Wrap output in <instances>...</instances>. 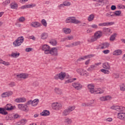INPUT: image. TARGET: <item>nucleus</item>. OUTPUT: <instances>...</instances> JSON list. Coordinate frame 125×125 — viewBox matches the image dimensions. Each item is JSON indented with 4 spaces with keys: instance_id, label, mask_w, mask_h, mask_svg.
<instances>
[{
    "instance_id": "f257e3e1",
    "label": "nucleus",
    "mask_w": 125,
    "mask_h": 125,
    "mask_svg": "<svg viewBox=\"0 0 125 125\" xmlns=\"http://www.w3.org/2000/svg\"><path fill=\"white\" fill-rule=\"evenodd\" d=\"M103 36V32L101 31H97L95 34L94 36L92 37L91 39V42H95V41H97L98 39H100L101 37Z\"/></svg>"
},
{
    "instance_id": "f03ea898",
    "label": "nucleus",
    "mask_w": 125,
    "mask_h": 125,
    "mask_svg": "<svg viewBox=\"0 0 125 125\" xmlns=\"http://www.w3.org/2000/svg\"><path fill=\"white\" fill-rule=\"evenodd\" d=\"M24 42V37L23 36H21L18 37L17 40H16L13 43L14 46H20L21 43H23Z\"/></svg>"
},
{
    "instance_id": "7ed1b4c3",
    "label": "nucleus",
    "mask_w": 125,
    "mask_h": 125,
    "mask_svg": "<svg viewBox=\"0 0 125 125\" xmlns=\"http://www.w3.org/2000/svg\"><path fill=\"white\" fill-rule=\"evenodd\" d=\"M66 76V73L61 72L59 74H57L54 77L55 80H61V81H63Z\"/></svg>"
},
{
    "instance_id": "20e7f679",
    "label": "nucleus",
    "mask_w": 125,
    "mask_h": 125,
    "mask_svg": "<svg viewBox=\"0 0 125 125\" xmlns=\"http://www.w3.org/2000/svg\"><path fill=\"white\" fill-rule=\"evenodd\" d=\"M74 109H75V106H70L69 107H68V108H66L63 111L62 113L63 116H67V115H69V114H70L71 112H72V111H74Z\"/></svg>"
},
{
    "instance_id": "39448f33",
    "label": "nucleus",
    "mask_w": 125,
    "mask_h": 125,
    "mask_svg": "<svg viewBox=\"0 0 125 125\" xmlns=\"http://www.w3.org/2000/svg\"><path fill=\"white\" fill-rule=\"evenodd\" d=\"M18 109L24 112H29V107L27 106L26 104H19L18 105Z\"/></svg>"
},
{
    "instance_id": "423d86ee",
    "label": "nucleus",
    "mask_w": 125,
    "mask_h": 125,
    "mask_svg": "<svg viewBox=\"0 0 125 125\" xmlns=\"http://www.w3.org/2000/svg\"><path fill=\"white\" fill-rule=\"evenodd\" d=\"M111 109L112 110H116L118 112H123V111H125V107L122 106H119V105H113L111 107Z\"/></svg>"
},
{
    "instance_id": "0eeeda50",
    "label": "nucleus",
    "mask_w": 125,
    "mask_h": 125,
    "mask_svg": "<svg viewBox=\"0 0 125 125\" xmlns=\"http://www.w3.org/2000/svg\"><path fill=\"white\" fill-rule=\"evenodd\" d=\"M48 54H51L53 56H58V51L57 48L53 47L51 49H50L48 52Z\"/></svg>"
},
{
    "instance_id": "6e6552de",
    "label": "nucleus",
    "mask_w": 125,
    "mask_h": 125,
    "mask_svg": "<svg viewBox=\"0 0 125 125\" xmlns=\"http://www.w3.org/2000/svg\"><path fill=\"white\" fill-rule=\"evenodd\" d=\"M42 49L43 50V51H44L45 54H48V52H49V50H50V46L46 44H45L42 45Z\"/></svg>"
},
{
    "instance_id": "1a4fd4ad",
    "label": "nucleus",
    "mask_w": 125,
    "mask_h": 125,
    "mask_svg": "<svg viewBox=\"0 0 125 125\" xmlns=\"http://www.w3.org/2000/svg\"><path fill=\"white\" fill-rule=\"evenodd\" d=\"M4 108L6 111H12V110H16V106L15 105L13 106L11 104H8L4 106Z\"/></svg>"
},
{
    "instance_id": "9d476101",
    "label": "nucleus",
    "mask_w": 125,
    "mask_h": 125,
    "mask_svg": "<svg viewBox=\"0 0 125 125\" xmlns=\"http://www.w3.org/2000/svg\"><path fill=\"white\" fill-rule=\"evenodd\" d=\"M72 84V86H73V87H74L75 89H77V90H80L83 88V85L79 83H74Z\"/></svg>"
},
{
    "instance_id": "9b49d317",
    "label": "nucleus",
    "mask_w": 125,
    "mask_h": 125,
    "mask_svg": "<svg viewBox=\"0 0 125 125\" xmlns=\"http://www.w3.org/2000/svg\"><path fill=\"white\" fill-rule=\"evenodd\" d=\"M103 33L106 36H109V35H111V34H112V32H111V29L109 28L106 27L103 28Z\"/></svg>"
},
{
    "instance_id": "f8f14e48",
    "label": "nucleus",
    "mask_w": 125,
    "mask_h": 125,
    "mask_svg": "<svg viewBox=\"0 0 125 125\" xmlns=\"http://www.w3.org/2000/svg\"><path fill=\"white\" fill-rule=\"evenodd\" d=\"M93 55H88L87 56H84L83 57H81V58H79L77 62H79L80 61H82L83 60H85V59H87V58H90V57H93Z\"/></svg>"
},
{
    "instance_id": "ddd939ff",
    "label": "nucleus",
    "mask_w": 125,
    "mask_h": 125,
    "mask_svg": "<svg viewBox=\"0 0 125 125\" xmlns=\"http://www.w3.org/2000/svg\"><path fill=\"white\" fill-rule=\"evenodd\" d=\"M107 1H105L104 0H99L98 1V3L95 4L96 6H103L104 4H106L107 3Z\"/></svg>"
},
{
    "instance_id": "4468645a",
    "label": "nucleus",
    "mask_w": 125,
    "mask_h": 125,
    "mask_svg": "<svg viewBox=\"0 0 125 125\" xmlns=\"http://www.w3.org/2000/svg\"><path fill=\"white\" fill-rule=\"evenodd\" d=\"M31 26L34 28H39V27H42V24L38 21H33L31 23Z\"/></svg>"
},
{
    "instance_id": "2eb2a0df",
    "label": "nucleus",
    "mask_w": 125,
    "mask_h": 125,
    "mask_svg": "<svg viewBox=\"0 0 125 125\" xmlns=\"http://www.w3.org/2000/svg\"><path fill=\"white\" fill-rule=\"evenodd\" d=\"M17 78L19 79H27L29 77V75L26 73H21V74L17 75Z\"/></svg>"
},
{
    "instance_id": "dca6fc26",
    "label": "nucleus",
    "mask_w": 125,
    "mask_h": 125,
    "mask_svg": "<svg viewBox=\"0 0 125 125\" xmlns=\"http://www.w3.org/2000/svg\"><path fill=\"white\" fill-rule=\"evenodd\" d=\"M103 67L104 69H105V70H110V69H111L109 62H104L103 64Z\"/></svg>"
},
{
    "instance_id": "f3484780",
    "label": "nucleus",
    "mask_w": 125,
    "mask_h": 125,
    "mask_svg": "<svg viewBox=\"0 0 125 125\" xmlns=\"http://www.w3.org/2000/svg\"><path fill=\"white\" fill-rule=\"evenodd\" d=\"M40 115L43 117H45L46 116H49V115H50V112L47 110H44L43 112L40 113Z\"/></svg>"
},
{
    "instance_id": "a211bd4d",
    "label": "nucleus",
    "mask_w": 125,
    "mask_h": 125,
    "mask_svg": "<svg viewBox=\"0 0 125 125\" xmlns=\"http://www.w3.org/2000/svg\"><path fill=\"white\" fill-rule=\"evenodd\" d=\"M0 114H1V115H6L8 114V112L6 111L4 107H0Z\"/></svg>"
},
{
    "instance_id": "6ab92c4d",
    "label": "nucleus",
    "mask_w": 125,
    "mask_h": 125,
    "mask_svg": "<svg viewBox=\"0 0 125 125\" xmlns=\"http://www.w3.org/2000/svg\"><path fill=\"white\" fill-rule=\"evenodd\" d=\"M62 32L64 34H71V32H72V30H71V29L69 28H63L62 29Z\"/></svg>"
},
{
    "instance_id": "aec40b11",
    "label": "nucleus",
    "mask_w": 125,
    "mask_h": 125,
    "mask_svg": "<svg viewBox=\"0 0 125 125\" xmlns=\"http://www.w3.org/2000/svg\"><path fill=\"white\" fill-rule=\"evenodd\" d=\"M52 108L54 110H59L61 109V104H53Z\"/></svg>"
},
{
    "instance_id": "412c9836",
    "label": "nucleus",
    "mask_w": 125,
    "mask_h": 125,
    "mask_svg": "<svg viewBox=\"0 0 125 125\" xmlns=\"http://www.w3.org/2000/svg\"><path fill=\"white\" fill-rule=\"evenodd\" d=\"M122 53H123V51H122V50L120 49H118V50H116L113 52V55H116V56H118V55H121V54H122Z\"/></svg>"
},
{
    "instance_id": "4be33fe9",
    "label": "nucleus",
    "mask_w": 125,
    "mask_h": 125,
    "mask_svg": "<svg viewBox=\"0 0 125 125\" xmlns=\"http://www.w3.org/2000/svg\"><path fill=\"white\" fill-rule=\"evenodd\" d=\"M10 6L12 9H17L18 8V4L17 3H12L10 4Z\"/></svg>"
},
{
    "instance_id": "5701e85b",
    "label": "nucleus",
    "mask_w": 125,
    "mask_h": 125,
    "mask_svg": "<svg viewBox=\"0 0 125 125\" xmlns=\"http://www.w3.org/2000/svg\"><path fill=\"white\" fill-rule=\"evenodd\" d=\"M125 115V113L123 112V111L120 112L118 113V118L120 120H124V118Z\"/></svg>"
},
{
    "instance_id": "b1692460",
    "label": "nucleus",
    "mask_w": 125,
    "mask_h": 125,
    "mask_svg": "<svg viewBox=\"0 0 125 125\" xmlns=\"http://www.w3.org/2000/svg\"><path fill=\"white\" fill-rule=\"evenodd\" d=\"M20 56V53L16 52V53H12L11 54V57L13 58H17V57H19Z\"/></svg>"
},
{
    "instance_id": "393cba45",
    "label": "nucleus",
    "mask_w": 125,
    "mask_h": 125,
    "mask_svg": "<svg viewBox=\"0 0 125 125\" xmlns=\"http://www.w3.org/2000/svg\"><path fill=\"white\" fill-rule=\"evenodd\" d=\"M71 23L73 24H79L81 23V21L76 19V17H74V18H71Z\"/></svg>"
},
{
    "instance_id": "a878e982",
    "label": "nucleus",
    "mask_w": 125,
    "mask_h": 125,
    "mask_svg": "<svg viewBox=\"0 0 125 125\" xmlns=\"http://www.w3.org/2000/svg\"><path fill=\"white\" fill-rule=\"evenodd\" d=\"M39 99H36L32 101V106L35 107L39 104Z\"/></svg>"
},
{
    "instance_id": "bb28decb",
    "label": "nucleus",
    "mask_w": 125,
    "mask_h": 125,
    "mask_svg": "<svg viewBox=\"0 0 125 125\" xmlns=\"http://www.w3.org/2000/svg\"><path fill=\"white\" fill-rule=\"evenodd\" d=\"M103 46L101 47L102 49H104V48H107L110 46V43L108 42H104L103 44Z\"/></svg>"
},
{
    "instance_id": "cd10ccee",
    "label": "nucleus",
    "mask_w": 125,
    "mask_h": 125,
    "mask_svg": "<svg viewBox=\"0 0 125 125\" xmlns=\"http://www.w3.org/2000/svg\"><path fill=\"white\" fill-rule=\"evenodd\" d=\"M117 36V33H114L110 37V41H113L116 40V37Z\"/></svg>"
},
{
    "instance_id": "c85d7f7f",
    "label": "nucleus",
    "mask_w": 125,
    "mask_h": 125,
    "mask_svg": "<svg viewBox=\"0 0 125 125\" xmlns=\"http://www.w3.org/2000/svg\"><path fill=\"white\" fill-rule=\"evenodd\" d=\"M47 37H48L47 33H43L42 35L41 39L42 40H45L46 39H47Z\"/></svg>"
},
{
    "instance_id": "c756f323",
    "label": "nucleus",
    "mask_w": 125,
    "mask_h": 125,
    "mask_svg": "<svg viewBox=\"0 0 125 125\" xmlns=\"http://www.w3.org/2000/svg\"><path fill=\"white\" fill-rule=\"evenodd\" d=\"M55 91L56 93H57V94H60V95H61V94H62V90L58 88H56L55 89Z\"/></svg>"
},
{
    "instance_id": "7c9ffc66",
    "label": "nucleus",
    "mask_w": 125,
    "mask_h": 125,
    "mask_svg": "<svg viewBox=\"0 0 125 125\" xmlns=\"http://www.w3.org/2000/svg\"><path fill=\"white\" fill-rule=\"evenodd\" d=\"M49 42L52 44V45H53L54 46L57 45V41L56 40H53Z\"/></svg>"
},
{
    "instance_id": "2f4dec72",
    "label": "nucleus",
    "mask_w": 125,
    "mask_h": 125,
    "mask_svg": "<svg viewBox=\"0 0 125 125\" xmlns=\"http://www.w3.org/2000/svg\"><path fill=\"white\" fill-rule=\"evenodd\" d=\"M93 19H94V15L93 14L89 15L88 17V21H89V22H91V21H92Z\"/></svg>"
},
{
    "instance_id": "473e14b6",
    "label": "nucleus",
    "mask_w": 125,
    "mask_h": 125,
    "mask_svg": "<svg viewBox=\"0 0 125 125\" xmlns=\"http://www.w3.org/2000/svg\"><path fill=\"white\" fill-rule=\"evenodd\" d=\"M9 3H10V0H6L2 3V4L4 5V6H6V5L9 4Z\"/></svg>"
},
{
    "instance_id": "72a5a7b5",
    "label": "nucleus",
    "mask_w": 125,
    "mask_h": 125,
    "mask_svg": "<svg viewBox=\"0 0 125 125\" xmlns=\"http://www.w3.org/2000/svg\"><path fill=\"white\" fill-rule=\"evenodd\" d=\"M36 4H31L25 5L26 8H31L32 7H35Z\"/></svg>"
},
{
    "instance_id": "f704fd0d",
    "label": "nucleus",
    "mask_w": 125,
    "mask_h": 125,
    "mask_svg": "<svg viewBox=\"0 0 125 125\" xmlns=\"http://www.w3.org/2000/svg\"><path fill=\"white\" fill-rule=\"evenodd\" d=\"M64 123L67 125H70L72 123V120L71 119L67 118L65 119Z\"/></svg>"
},
{
    "instance_id": "c9c22d12",
    "label": "nucleus",
    "mask_w": 125,
    "mask_h": 125,
    "mask_svg": "<svg viewBox=\"0 0 125 125\" xmlns=\"http://www.w3.org/2000/svg\"><path fill=\"white\" fill-rule=\"evenodd\" d=\"M41 23L44 27H46V26H47V22H46V21L44 19H42L41 21Z\"/></svg>"
},
{
    "instance_id": "e433bc0d",
    "label": "nucleus",
    "mask_w": 125,
    "mask_h": 125,
    "mask_svg": "<svg viewBox=\"0 0 125 125\" xmlns=\"http://www.w3.org/2000/svg\"><path fill=\"white\" fill-rule=\"evenodd\" d=\"M101 71L102 72V73H104V74H110V71L108 70H106L105 69H101Z\"/></svg>"
},
{
    "instance_id": "4c0bfd02",
    "label": "nucleus",
    "mask_w": 125,
    "mask_h": 125,
    "mask_svg": "<svg viewBox=\"0 0 125 125\" xmlns=\"http://www.w3.org/2000/svg\"><path fill=\"white\" fill-rule=\"evenodd\" d=\"M71 18H75V17H70L65 20L66 23H71Z\"/></svg>"
},
{
    "instance_id": "58836bf2",
    "label": "nucleus",
    "mask_w": 125,
    "mask_h": 125,
    "mask_svg": "<svg viewBox=\"0 0 125 125\" xmlns=\"http://www.w3.org/2000/svg\"><path fill=\"white\" fill-rule=\"evenodd\" d=\"M120 90H122V91H125V84L123 83L121 84L120 85Z\"/></svg>"
},
{
    "instance_id": "ea45409f",
    "label": "nucleus",
    "mask_w": 125,
    "mask_h": 125,
    "mask_svg": "<svg viewBox=\"0 0 125 125\" xmlns=\"http://www.w3.org/2000/svg\"><path fill=\"white\" fill-rule=\"evenodd\" d=\"M122 14V11H116L115 12V16H120Z\"/></svg>"
},
{
    "instance_id": "a19ab883",
    "label": "nucleus",
    "mask_w": 125,
    "mask_h": 125,
    "mask_svg": "<svg viewBox=\"0 0 125 125\" xmlns=\"http://www.w3.org/2000/svg\"><path fill=\"white\" fill-rule=\"evenodd\" d=\"M20 123L22 125H25L27 123V120L26 119H22L20 121Z\"/></svg>"
},
{
    "instance_id": "79ce46f5",
    "label": "nucleus",
    "mask_w": 125,
    "mask_h": 125,
    "mask_svg": "<svg viewBox=\"0 0 125 125\" xmlns=\"http://www.w3.org/2000/svg\"><path fill=\"white\" fill-rule=\"evenodd\" d=\"M83 72L82 76H85V77H88V76H89V74L87 73L86 71L84 70V69H83Z\"/></svg>"
},
{
    "instance_id": "37998d69",
    "label": "nucleus",
    "mask_w": 125,
    "mask_h": 125,
    "mask_svg": "<svg viewBox=\"0 0 125 125\" xmlns=\"http://www.w3.org/2000/svg\"><path fill=\"white\" fill-rule=\"evenodd\" d=\"M64 6H70L71 5V2L68 1H64L63 2Z\"/></svg>"
},
{
    "instance_id": "c03bdc74",
    "label": "nucleus",
    "mask_w": 125,
    "mask_h": 125,
    "mask_svg": "<svg viewBox=\"0 0 125 125\" xmlns=\"http://www.w3.org/2000/svg\"><path fill=\"white\" fill-rule=\"evenodd\" d=\"M83 70L82 68H78L77 69V72L79 75H82V72H83Z\"/></svg>"
},
{
    "instance_id": "a18cd8bd",
    "label": "nucleus",
    "mask_w": 125,
    "mask_h": 125,
    "mask_svg": "<svg viewBox=\"0 0 125 125\" xmlns=\"http://www.w3.org/2000/svg\"><path fill=\"white\" fill-rule=\"evenodd\" d=\"M1 97H2V98H4L5 97H8L7 92H4V93H2L1 95Z\"/></svg>"
},
{
    "instance_id": "49530a36",
    "label": "nucleus",
    "mask_w": 125,
    "mask_h": 125,
    "mask_svg": "<svg viewBox=\"0 0 125 125\" xmlns=\"http://www.w3.org/2000/svg\"><path fill=\"white\" fill-rule=\"evenodd\" d=\"M25 21V18L24 17H21L19 19V22H23Z\"/></svg>"
},
{
    "instance_id": "de8ad7c7",
    "label": "nucleus",
    "mask_w": 125,
    "mask_h": 125,
    "mask_svg": "<svg viewBox=\"0 0 125 125\" xmlns=\"http://www.w3.org/2000/svg\"><path fill=\"white\" fill-rule=\"evenodd\" d=\"M80 43H81V42L80 41L74 42L72 43V45H73V46H77V45H79Z\"/></svg>"
},
{
    "instance_id": "09e8293b",
    "label": "nucleus",
    "mask_w": 125,
    "mask_h": 125,
    "mask_svg": "<svg viewBox=\"0 0 125 125\" xmlns=\"http://www.w3.org/2000/svg\"><path fill=\"white\" fill-rule=\"evenodd\" d=\"M95 80L98 82H102V81H104V77L96 78Z\"/></svg>"
},
{
    "instance_id": "8fccbe9b",
    "label": "nucleus",
    "mask_w": 125,
    "mask_h": 125,
    "mask_svg": "<svg viewBox=\"0 0 125 125\" xmlns=\"http://www.w3.org/2000/svg\"><path fill=\"white\" fill-rule=\"evenodd\" d=\"M85 104L84 103L82 104V106H83V107H88V106H91V104Z\"/></svg>"
},
{
    "instance_id": "3c124183",
    "label": "nucleus",
    "mask_w": 125,
    "mask_h": 125,
    "mask_svg": "<svg viewBox=\"0 0 125 125\" xmlns=\"http://www.w3.org/2000/svg\"><path fill=\"white\" fill-rule=\"evenodd\" d=\"M113 76L115 79H119L120 75L118 73H113Z\"/></svg>"
},
{
    "instance_id": "603ef678",
    "label": "nucleus",
    "mask_w": 125,
    "mask_h": 125,
    "mask_svg": "<svg viewBox=\"0 0 125 125\" xmlns=\"http://www.w3.org/2000/svg\"><path fill=\"white\" fill-rule=\"evenodd\" d=\"M89 91L91 93H97V91H95L94 90V88H93V89H91L90 90H89Z\"/></svg>"
},
{
    "instance_id": "864d4df0",
    "label": "nucleus",
    "mask_w": 125,
    "mask_h": 125,
    "mask_svg": "<svg viewBox=\"0 0 125 125\" xmlns=\"http://www.w3.org/2000/svg\"><path fill=\"white\" fill-rule=\"evenodd\" d=\"M32 100H30L28 101H27L26 103V104L27 105V106H29V105H32Z\"/></svg>"
},
{
    "instance_id": "5fc2aeb1",
    "label": "nucleus",
    "mask_w": 125,
    "mask_h": 125,
    "mask_svg": "<svg viewBox=\"0 0 125 125\" xmlns=\"http://www.w3.org/2000/svg\"><path fill=\"white\" fill-rule=\"evenodd\" d=\"M7 96L9 97V96H11L13 94V92L11 91H7Z\"/></svg>"
},
{
    "instance_id": "6e6d98bb",
    "label": "nucleus",
    "mask_w": 125,
    "mask_h": 125,
    "mask_svg": "<svg viewBox=\"0 0 125 125\" xmlns=\"http://www.w3.org/2000/svg\"><path fill=\"white\" fill-rule=\"evenodd\" d=\"M98 91H99V92L96 93V94H102V93H104V90H101V89H98Z\"/></svg>"
},
{
    "instance_id": "4d7b16f0",
    "label": "nucleus",
    "mask_w": 125,
    "mask_h": 125,
    "mask_svg": "<svg viewBox=\"0 0 125 125\" xmlns=\"http://www.w3.org/2000/svg\"><path fill=\"white\" fill-rule=\"evenodd\" d=\"M114 24H115L114 22H107L106 26H111L112 25H114Z\"/></svg>"
},
{
    "instance_id": "13d9d810",
    "label": "nucleus",
    "mask_w": 125,
    "mask_h": 125,
    "mask_svg": "<svg viewBox=\"0 0 125 125\" xmlns=\"http://www.w3.org/2000/svg\"><path fill=\"white\" fill-rule=\"evenodd\" d=\"M2 64H3V65H5V66H9L10 64L9 62L3 61Z\"/></svg>"
},
{
    "instance_id": "bf43d9fd",
    "label": "nucleus",
    "mask_w": 125,
    "mask_h": 125,
    "mask_svg": "<svg viewBox=\"0 0 125 125\" xmlns=\"http://www.w3.org/2000/svg\"><path fill=\"white\" fill-rule=\"evenodd\" d=\"M15 102H16L17 103H21V100L20 98L16 99L15 100Z\"/></svg>"
},
{
    "instance_id": "052dcab7",
    "label": "nucleus",
    "mask_w": 125,
    "mask_h": 125,
    "mask_svg": "<svg viewBox=\"0 0 125 125\" xmlns=\"http://www.w3.org/2000/svg\"><path fill=\"white\" fill-rule=\"evenodd\" d=\"M88 88L89 90H90V89H93V88H94V86L92 85L91 84H89L88 85Z\"/></svg>"
},
{
    "instance_id": "680f3d73",
    "label": "nucleus",
    "mask_w": 125,
    "mask_h": 125,
    "mask_svg": "<svg viewBox=\"0 0 125 125\" xmlns=\"http://www.w3.org/2000/svg\"><path fill=\"white\" fill-rule=\"evenodd\" d=\"M99 26H107V23L106 22L100 23L99 24Z\"/></svg>"
},
{
    "instance_id": "e2e57ef3",
    "label": "nucleus",
    "mask_w": 125,
    "mask_h": 125,
    "mask_svg": "<svg viewBox=\"0 0 125 125\" xmlns=\"http://www.w3.org/2000/svg\"><path fill=\"white\" fill-rule=\"evenodd\" d=\"M73 83V80L68 79V80L65 82L64 83Z\"/></svg>"
},
{
    "instance_id": "0e129e2a",
    "label": "nucleus",
    "mask_w": 125,
    "mask_h": 125,
    "mask_svg": "<svg viewBox=\"0 0 125 125\" xmlns=\"http://www.w3.org/2000/svg\"><path fill=\"white\" fill-rule=\"evenodd\" d=\"M110 8L112 10H116V9H117V7L116 6V5H111Z\"/></svg>"
},
{
    "instance_id": "69168bd1",
    "label": "nucleus",
    "mask_w": 125,
    "mask_h": 125,
    "mask_svg": "<svg viewBox=\"0 0 125 125\" xmlns=\"http://www.w3.org/2000/svg\"><path fill=\"white\" fill-rule=\"evenodd\" d=\"M105 101L112 99V97H111V96H106L105 97Z\"/></svg>"
},
{
    "instance_id": "338daca9",
    "label": "nucleus",
    "mask_w": 125,
    "mask_h": 125,
    "mask_svg": "<svg viewBox=\"0 0 125 125\" xmlns=\"http://www.w3.org/2000/svg\"><path fill=\"white\" fill-rule=\"evenodd\" d=\"M109 13H110V16H111V17H112V18H113V17H114V16H115V12H109Z\"/></svg>"
},
{
    "instance_id": "774afa93",
    "label": "nucleus",
    "mask_w": 125,
    "mask_h": 125,
    "mask_svg": "<svg viewBox=\"0 0 125 125\" xmlns=\"http://www.w3.org/2000/svg\"><path fill=\"white\" fill-rule=\"evenodd\" d=\"M21 102H26V99L25 98H20Z\"/></svg>"
}]
</instances>
